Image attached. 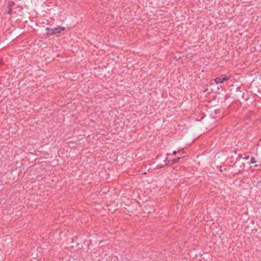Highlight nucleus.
Wrapping results in <instances>:
<instances>
[{"instance_id": "7ed1b4c3", "label": "nucleus", "mask_w": 261, "mask_h": 261, "mask_svg": "<svg viewBox=\"0 0 261 261\" xmlns=\"http://www.w3.org/2000/svg\"><path fill=\"white\" fill-rule=\"evenodd\" d=\"M46 30L47 31V34L51 35L55 34L54 29L50 28H46Z\"/></svg>"}, {"instance_id": "f03ea898", "label": "nucleus", "mask_w": 261, "mask_h": 261, "mask_svg": "<svg viewBox=\"0 0 261 261\" xmlns=\"http://www.w3.org/2000/svg\"><path fill=\"white\" fill-rule=\"evenodd\" d=\"M54 29L55 34H57L60 33L61 31L64 30L65 28L63 27H60L59 28H55Z\"/></svg>"}, {"instance_id": "6e6552de", "label": "nucleus", "mask_w": 261, "mask_h": 261, "mask_svg": "<svg viewBox=\"0 0 261 261\" xmlns=\"http://www.w3.org/2000/svg\"><path fill=\"white\" fill-rule=\"evenodd\" d=\"M180 159V158H178L177 161H179Z\"/></svg>"}, {"instance_id": "20e7f679", "label": "nucleus", "mask_w": 261, "mask_h": 261, "mask_svg": "<svg viewBox=\"0 0 261 261\" xmlns=\"http://www.w3.org/2000/svg\"><path fill=\"white\" fill-rule=\"evenodd\" d=\"M15 5V3L13 2H9L8 3V8H12Z\"/></svg>"}, {"instance_id": "423d86ee", "label": "nucleus", "mask_w": 261, "mask_h": 261, "mask_svg": "<svg viewBox=\"0 0 261 261\" xmlns=\"http://www.w3.org/2000/svg\"><path fill=\"white\" fill-rule=\"evenodd\" d=\"M12 13V9H11V8H9L8 10V11H7V13L8 14H10L11 13Z\"/></svg>"}, {"instance_id": "0eeeda50", "label": "nucleus", "mask_w": 261, "mask_h": 261, "mask_svg": "<svg viewBox=\"0 0 261 261\" xmlns=\"http://www.w3.org/2000/svg\"><path fill=\"white\" fill-rule=\"evenodd\" d=\"M176 154H177V151H173V155H176Z\"/></svg>"}, {"instance_id": "f257e3e1", "label": "nucleus", "mask_w": 261, "mask_h": 261, "mask_svg": "<svg viewBox=\"0 0 261 261\" xmlns=\"http://www.w3.org/2000/svg\"><path fill=\"white\" fill-rule=\"evenodd\" d=\"M229 79V76L225 75H222L215 79V82L216 84L222 83L224 81H227Z\"/></svg>"}, {"instance_id": "39448f33", "label": "nucleus", "mask_w": 261, "mask_h": 261, "mask_svg": "<svg viewBox=\"0 0 261 261\" xmlns=\"http://www.w3.org/2000/svg\"><path fill=\"white\" fill-rule=\"evenodd\" d=\"M257 162V160L255 158H251L250 160V163L252 164L256 163Z\"/></svg>"}]
</instances>
